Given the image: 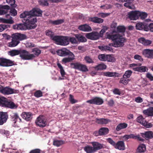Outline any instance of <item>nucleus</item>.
Segmentation results:
<instances>
[{
    "mask_svg": "<svg viewBox=\"0 0 153 153\" xmlns=\"http://www.w3.org/2000/svg\"><path fill=\"white\" fill-rule=\"evenodd\" d=\"M107 38L111 40L113 43L110 44L109 45L115 48L122 47L126 42V38L119 33L112 34L106 33Z\"/></svg>",
    "mask_w": 153,
    "mask_h": 153,
    "instance_id": "obj_1",
    "label": "nucleus"
},
{
    "mask_svg": "<svg viewBox=\"0 0 153 153\" xmlns=\"http://www.w3.org/2000/svg\"><path fill=\"white\" fill-rule=\"evenodd\" d=\"M42 11L39 8H33L30 11H25L20 14V16L21 18H27L28 20L31 19L30 21L31 23L34 21L35 19L36 21L34 22V25L35 26V27H36V24L37 22V19L36 16H40L42 15Z\"/></svg>",
    "mask_w": 153,
    "mask_h": 153,
    "instance_id": "obj_2",
    "label": "nucleus"
},
{
    "mask_svg": "<svg viewBox=\"0 0 153 153\" xmlns=\"http://www.w3.org/2000/svg\"><path fill=\"white\" fill-rule=\"evenodd\" d=\"M25 22L24 24H19L14 25L13 28L14 29L17 30H25L26 29H32L35 28V26L34 25V22L36 21L35 19L34 21L31 23L30 20L31 19L28 20L27 18H24Z\"/></svg>",
    "mask_w": 153,
    "mask_h": 153,
    "instance_id": "obj_3",
    "label": "nucleus"
},
{
    "mask_svg": "<svg viewBox=\"0 0 153 153\" xmlns=\"http://www.w3.org/2000/svg\"><path fill=\"white\" fill-rule=\"evenodd\" d=\"M11 41L7 43V46L10 47H14L17 46L20 41L27 38L26 36L23 34L16 33L12 36Z\"/></svg>",
    "mask_w": 153,
    "mask_h": 153,
    "instance_id": "obj_4",
    "label": "nucleus"
},
{
    "mask_svg": "<svg viewBox=\"0 0 153 153\" xmlns=\"http://www.w3.org/2000/svg\"><path fill=\"white\" fill-rule=\"evenodd\" d=\"M36 125L40 127H44L47 124V122L45 117L40 115L38 117L35 121Z\"/></svg>",
    "mask_w": 153,
    "mask_h": 153,
    "instance_id": "obj_5",
    "label": "nucleus"
},
{
    "mask_svg": "<svg viewBox=\"0 0 153 153\" xmlns=\"http://www.w3.org/2000/svg\"><path fill=\"white\" fill-rule=\"evenodd\" d=\"M0 92L4 95H10L18 93L19 91L8 87H6L0 89Z\"/></svg>",
    "mask_w": 153,
    "mask_h": 153,
    "instance_id": "obj_6",
    "label": "nucleus"
},
{
    "mask_svg": "<svg viewBox=\"0 0 153 153\" xmlns=\"http://www.w3.org/2000/svg\"><path fill=\"white\" fill-rule=\"evenodd\" d=\"M20 56L23 59L29 60L35 57L33 54H29L28 52L25 50H20Z\"/></svg>",
    "mask_w": 153,
    "mask_h": 153,
    "instance_id": "obj_7",
    "label": "nucleus"
},
{
    "mask_svg": "<svg viewBox=\"0 0 153 153\" xmlns=\"http://www.w3.org/2000/svg\"><path fill=\"white\" fill-rule=\"evenodd\" d=\"M71 67L76 69H78L82 71H88L86 66L79 63H72L71 64Z\"/></svg>",
    "mask_w": 153,
    "mask_h": 153,
    "instance_id": "obj_8",
    "label": "nucleus"
},
{
    "mask_svg": "<svg viewBox=\"0 0 153 153\" xmlns=\"http://www.w3.org/2000/svg\"><path fill=\"white\" fill-rule=\"evenodd\" d=\"M85 36L88 39L94 40L98 39L101 37L99 33L96 31L86 33Z\"/></svg>",
    "mask_w": 153,
    "mask_h": 153,
    "instance_id": "obj_9",
    "label": "nucleus"
},
{
    "mask_svg": "<svg viewBox=\"0 0 153 153\" xmlns=\"http://www.w3.org/2000/svg\"><path fill=\"white\" fill-rule=\"evenodd\" d=\"M86 102L90 104H94L100 105L103 102V100L99 97H96L90 100L86 101Z\"/></svg>",
    "mask_w": 153,
    "mask_h": 153,
    "instance_id": "obj_10",
    "label": "nucleus"
},
{
    "mask_svg": "<svg viewBox=\"0 0 153 153\" xmlns=\"http://www.w3.org/2000/svg\"><path fill=\"white\" fill-rule=\"evenodd\" d=\"M139 15L138 11H131L128 13V17L131 20H135L139 18Z\"/></svg>",
    "mask_w": 153,
    "mask_h": 153,
    "instance_id": "obj_11",
    "label": "nucleus"
},
{
    "mask_svg": "<svg viewBox=\"0 0 153 153\" xmlns=\"http://www.w3.org/2000/svg\"><path fill=\"white\" fill-rule=\"evenodd\" d=\"M142 54L147 58L153 59V50L148 49H144L142 51Z\"/></svg>",
    "mask_w": 153,
    "mask_h": 153,
    "instance_id": "obj_12",
    "label": "nucleus"
},
{
    "mask_svg": "<svg viewBox=\"0 0 153 153\" xmlns=\"http://www.w3.org/2000/svg\"><path fill=\"white\" fill-rule=\"evenodd\" d=\"M13 62L9 59L0 58V65L3 66H10L12 65Z\"/></svg>",
    "mask_w": 153,
    "mask_h": 153,
    "instance_id": "obj_13",
    "label": "nucleus"
},
{
    "mask_svg": "<svg viewBox=\"0 0 153 153\" xmlns=\"http://www.w3.org/2000/svg\"><path fill=\"white\" fill-rule=\"evenodd\" d=\"M136 28L138 30L144 29L146 31H148V27L147 24L141 22L137 23L136 25Z\"/></svg>",
    "mask_w": 153,
    "mask_h": 153,
    "instance_id": "obj_14",
    "label": "nucleus"
},
{
    "mask_svg": "<svg viewBox=\"0 0 153 153\" xmlns=\"http://www.w3.org/2000/svg\"><path fill=\"white\" fill-rule=\"evenodd\" d=\"M8 118V115L6 112L0 113V125H3L5 123Z\"/></svg>",
    "mask_w": 153,
    "mask_h": 153,
    "instance_id": "obj_15",
    "label": "nucleus"
},
{
    "mask_svg": "<svg viewBox=\"0 0 153 153\" xmlns=\"http://www.w3.org/2000/svg\"><path fill=\"white\" fill-rule=\"evenodd\" d=\"M21 116L23 119L27 121H29L32 119L33 114L30 112H25L22 113Z\"/></svg>",
    "mask_w": 153,
    "mask_h": 153,
    "instance_id": "obj_16",
    "label": "nucleus"
},
{
    "mask_svg": "<svg viewBox=\"0 0 153 153\" xmlns=\"http://www.w3.org/2000/svg\"><path fill=\"white\" fill-rule=\"evenodd\" d=\"M93 149L96 152L97 150L102 149L103 147V145L97 142H91Z\"/></svg>",
    "mask_w": 153,
    "mask_h": 153,
    "instance_id": "obj_17",
    "label": "nucleus"
},
{
    "mask_svg": "<svg viewBox=\"0 0 153 153\" xmlns=\"http://www.w3.org/2000/svg\"><path fill=\"white\" fill-rule=\"evenodd\" d=\"M138 41L139 42L145 46H149L152 43L151 40L146 39L144 38L141 37L138 39Z\"/></svg>",
    "mask_w": 153,
    "mask_h": 153,
    "instance_id": "obj_18",
    "label": "nucleus"
},
{
    "mask_svg": "<svg viewBox=\"0 0 153 153\" xmlns=\"http://www.w3.org/2000/svg\"><path fill=\"white\" fill-rule=\"evenodd\" d=\"M114 148L120 150H124L125 149V144L122 141H119L116 143Z\"/></svg>",
    "mask_w": 153,
    "mask_h": 153,
    "instance_id": "obj_19",
    "label": "nucleus"
},
{
    "mask_svg": "<svg viewBox=\"0 0 153 153\" xmlns=\"http://www.w3.org/2000/svg\"><path fill=\"white\" fill-rule=\"evenodd\" d=\"M78 28L79 30L84 32H89L92 30L91 27L86 24L79 26Z\"/></svg>",
    "mask_w": 153,
    "mask_h": 153,
    "instance_id": "obj_20",
    "label": "nucleus"
},
{
    "mask_svg": "<svg viewBox=\"0 0 153 153\" xmlns=\"http://www.w3.org/2000/svg\"><path fill=\"white\" fill-rule=\"evenodd\" d=\"M141 136L146 139H152L153 138V132L151 131H149L141 133Z\"/></svg>",
    "mask_w": 153,
    "mask_h": 153,
    "instance_id": "obj_21",
    "label": "nucleus"
},
{
    "mask_svg": "<svg viewBox=\"0 0 153 153\" xmlns=\"http://www.w3.org/2000/svg\"><path fill=\"white\" fill-rule=\"evenodd\" d=\"M10 8L9 6L7 5H0V15L7 13V10L9 9Z\"/></svg>",
    "mask_w": 153,
    "mask_h": 153,
    "instance_id": "obj_22",
    "label": "nucleus"
},
{
    "mask_svg": "<svg viewBox=\"0 0 153 153\" xmlns=\"http://www.w3.org/2000/svg\"><path fill=\"white\" fill-rule=\"evenodd\" d=\"M68 50L65 48H63L57 51L56 53L57 54L62 56H65L67 55Z\"/></svg>",
    "mask_w": 153,
    "mask_h": 153,
    "instance_id": "obj_23",
    "label": "nucleus"
},
{
    "mask_svg": "<svg viewBox=\"0 0 153 153\" xmlns=\"http://www.w3.org/2000/svg\"><path fill=\"white\" fill-rule=\"evenodd\" d=\"M103 76L107 77H118V74L116 72H103L102 74Z\"/></svg>",
    "mask_w": 153,
    "mask_h": 153,
    "instance_id": "obj_24",
    "label": "nucleus"
},
{
    "mask_svg": "<svg viewBox=\"0 0 153 153\" xmlns=\"http://www.w3.org/2000/svg\"><path fill=\"white\" fill-rule=\"evenodd\" d=\"M0 23L13 24L14 23V21L12 19V18L11 17L9 19L0 18Z\"/></svg>",
    "mask_w": 153,
    "mask_h": 153,
    "instance_id": "obj_25",
    "label": "nucleus"
},
{
    "mask_svg": "<svg viewBox=\"0 0 153 153\" xmlns=\"http://www.w3.org/2000/svg\"><path fill=\"white\" fill-rule=\"evenodd\" d=\"M18 106L17 104H15L13 102L7 101L6 107L12 109H15Z\"/></svg>",
    "mask_w": 153,
    "mask_h": 153,
    "instance_id": "obj_26",
    "label": "nucleus"
},
{
    "mask_svg": "<svg viewBox=\"0 0 153 153\" xmlns=\"http://www.w3.org/2000/svg\"><path fill=\"white\" fill-rule=\"evenodd\" d=\"M11 119L14 123H16V121L20 122L21 121V119L19 118L18 114L17 113H13L10 115Z\"/></svg>",
    "mask_w": 153,
    "mask_h": 153,
    "instance_id": "obj_27",
    "label": "nucleus"
},
{
    "mask_svg": "<svg viewBox=\"0 0 153 153\" xmlns=\"http://www.w3.org/2000/svg\"><path fill=\"white\" fill-rule=\"evenodd\" d=\"M89 20L95 23H101L103 22V20L97 17H90Z\"/></svg>",
    "mask_w": 153,
    "mask_h": 153,
    "instance_id": "obj_28",
    "label": "nucleus"
},
{
    "mask_svg": "<svg viewBox=\"0 0 153 153\" xmlns=\"http://www.w3.org/2000/svg\"><path fill=\"white\" fill-rule=\"evenodd\" d=\"M143 114L149 116H153V107H150L143 111Z\"/></svg>",
    "mask_w": 153,
    "mask_h": 153,
    "instance_id": "obj_29",
    "label": "nucleus"
},
{
    "mask_svg": "<svg viewBox=\"0 0 153 153\" xmlns=\"http://www.w3.org/2000/svg\"><path fill=\"white\" fill-rule=\"evenodd\" d=\"M69 40L67 37L62 36L61 42H60V45H67L69 44Z\"/></svg>",
    "mask_w": 153,
    "mask_h": 153,
    "instance_id": "obj_30",
    "label": "nucleus"
},
{
    "mask_svg": "<svg viewBox=\"0 0 153 153\" xmlns=\"http://www.w3.org/2000/svg\"><path fill=\"white\" fill-rule=\"evenodd\" d=\"M57 65L58 67L60 70L61 74L62 76L63 77L62 78H59V79H65L66 78V77L65 76V71L63 68L62 66L61 65V64L59 63H57Z\"/></svg>",
    "mask_w": 153,
    "mask_h": 153,
    "instance_id": "obj_31",
    "label": "nucleus"
},
{
    "mask_svg": "<svg viewBox=\"0 0 153 153\" xmlns=\"http://www.w3.org/2000/svg\"><path fill=\"white\" fill-rule=\"evenodd\" d=\"M111 121L108 119H97L96 122L98 124L103 125L106 124Z\"/></svg>",
    "mask_w": 153,
    "mask_h": 153,
    "instance_id": "obj_32",
    "label": "nucleus"
},
{
    "mask_svg": "<svg viewBox=\"0 0 153 153\" xmlns=\"http://www.w3.org/2000/svg\"><path fill=\"white\" fill-rule=\"evenodd\" d=\"M74 36L77 39L78 42H84L87 41V39L85 37L80 34H76L74 35Z\"/></svg>",
    "mask_w": 153,
    "mask_h": 153,
    "instance_id": "obj_33",
    "label": "nucleus"
},
{
    "mask_svg": "<svg viewBox=\"0 0 153 153\" xmlns=\"http://www.w3.org/2000/svg\"><path fill=\"white\" fill-rule=\"evenodd\" d=\"M84 150L87 153H94L95 151L93 147L91 146H87L84 147Z\"/></svg>",
    "mask_w": 153,
    "mask_h": 153,
    "instance_id": "obj_34",
    "label": "nucleus"
},
{
    "mask_svg": "<svg viewBox=\"0 0 153 153\" xmlns=\"http://www.w3.org/2000/svg\"><path fill=\"white\" fill-rule=\"evenodd\" d=\"M7 101V99L4 97H0V106L6 107Z\"/></svg>",
    "mask_w": 153,
    "mask_h": 153,
    "instance_id": "obj_35",
    "label": "nucleus"
},
{
    "mask_svg": "<svg viewBox=\"0 0 153 153\" xmlns=\"http://www.w3.org/2000/svg\"><path fill=\"white\" fill-rule=\"evenodd\" d=\"M127 126L128 125L126 123H120L117 126L116 129L117 131H119L126 128Z\"/></svg>",
    "mask_w": 153,
    "mask_h": 153,
    "instance_id": "obj_36",
    "label": "nucleus"
},
{
    "mask_svg": "<svg viewBox=\"0 0 153 153\" xmlns=\"http://www.w3.org/2000/svg\"><path fill=\"white\" fill-rule=\"evenodd\" d=\"M108 128L103 127L101 128L99 131V134L100 135L107 134L108 132Z\"/></svg>",
    "mask_w": 153,
    "mask_h": 153,
    "instance_id": "obj_37",
    "label": "nucleus"
},
{
    "mask_svg": "<svg viewBox=\"0 0 153 153\" xmlns=\"http://www.w3.org/2000/svg\"><path fill=\"white\" fill-rule=\"evenodd\" d=\"M107 66L104 63L99 64L95 66L94 68L97 70H105Z\"/></svg>",
    "mask_w": 153,
    "mask_h": 153,
    "instance_id": "obj_38",
    "label": "nucleus"
},
{
    "mask_svg": "<svg viewBox=\"0 0 153 153\" xmlns=\"http://www.w3.org/2000/svg\"><path fill=\"white\" fill-rule=\"evenodd\" d=\"M98 48L100 50L103 51H111L113 50L111 47L108 46H99Z\"/></svg>",
    "mask_w": 153,
    "mask_h": 153,
    "instance_id": "obj_39",
    "label": "nucleus"
},
{
    "mask_svg": "<svg viewBox=\"0 0 153 153\" xmlns=\"http://www.w3.org/2000/svg\"><path fill=\"white\" fill-rule=\"evenodd\" d=\"M134 68L135 69V71H138L139 72H145L147 71L148 70V68L145 66H142Z\"/></svg>",
    "mask_w": 153,
    "mask_h": 153,
    "instance_id": "obj_40",
    "label": "nucleus"
},
{
    "mask_svg": "<svg viewBox=\"0 0 153 153\" xmlns=\"http://www.w3.org/2000/svg\"><path fill=\"white\" fill-rule=\"evenodd\" d=\"M20 50H13L8 52V54L11 56H14L19 54Z\"/></svg>",
    "mask_w": 153,
    "mask_h": 153,
    "instance_id": "obj_41",
    "label": "nucleus"
},
{
    "mask_svg": "<svg viewBox=\"0 0 153 153\" xmlns=\"http://www.w3.org/2000/svg\"><path fill=\"white\" fill-rule=\"evenodd\" d=\"M136 137L133 134H130V135H126L121 137V139L124 140H126L129 138H134Z\"/></svg>",
    "mask_w": 153,
    "mask_h": 153,
    "instance_id": "obj_42",
    "label": "nucleus"
},
{
    "mask_svg": "<svg viewBox=\"0 0 153 153\" xmlns=\"http://www.w3.org/2000/svg\"><path fill=\"white\" fill-rule=\"evenodd\" d=\"M146 150V147L144 144L139 145L137 149V151L139 152H143Z\"/></svg>",
    "mask_w": 153,
    "mask_h": 153,
    "instance_id": "obj_43",
    "label": "nucleus"
},
{
    "mask_svg": "<svg viewBox=\"0 0 153 153\" xmlns=\"http://www.w3.org/2000/svg\"><path fill=\"white\" fill-rule=\"evenodd\" d=\"M126 30L125 27L123 26H118L117 28V30H113V32H118L120 33H123Z\"/></svg>",
    "mask_w": 153,
    "mask_h": 153,
    "instance_id": "obj_44",
    "label": "nucleus"
},
{
    "mask_svg": "<svg viewBox=\"0 0 153 153\" xmlns=\"http://www.w3.org/2000/svg\"><path fill=\"white\" fill-rule=\"evenodd\" d=\"M62 37V36H54L52 39L55 41L56 44L60 45Z\"/></svg>",
    "mask_w": 153,
    "mask_h": 153,
    "instance_id": "obj_45",
    "label": "nucleus"
},
{
    "mask_svg": "<svg viewBox=\"0 0 153 153\" xmlns=\"http://www.w3.org/2000/svg\"><path fill=\"white\" fill-rule=\"evenodd\" d=\"M107 60L108 62H114L115 61V59L111 55H107Z\"/></svg>",
    "mask_w": 153,
    "mask_h": 153,
    "instance_id": "obj_46",
    "label": "nucleus"
},
{
    "mask_svg": "<svg viewBox=\"0 0 153 153\" xmlns=\"http://www.w3.org/2000/svg\"><path fill=\"white\" fill-rule=\"evenodd\" d=\"M45 33L47 36H49L51 39H52L54 36V33L50 30H46Z\"/></svg>",
    "mask_w": 153,
    "mask_h": 153,
    "instance_id": "obj_47",
    "label": "nucleus"
},
{
    "mask_svg": "<svg viewBox=\"0 0 153 153\" xmlns=\"http://www.w3.org/2000/svg\"><path fill=\"white\" fill-rule=\"evenodd\" d=\"M102 28L99 33L101 37H102L103 33L108 29V27L106 26H103Z\"/></svg>",
    "mask_w": 153,
    "mask_h": 153,
    "instance_id": "obj_48",
    "label": "nucleus"
},
{
    "mask_svg": "<svg viewBox=\"0 0 153 153\" xmlns=\"http://www.w3.org/2000/svg\"><path fill=\"white\" fill-rule=\"evenodd\" d=\"M106 57L107 55L102 54L98 55V58L100 61L105 62L107 60Z\"/></svg>",
    "mask_w": 153,
    "mask_h": 153,
    "instance_id": "obj_49",
    "label": "nucleus"
},
{
    "mask_svg": "<svg viewBox=\"0 0 153 153\" xmlns=\"http://www.w3.org/2000/svg\"><path fill=\"white\" fill-rule=\"evenodd\" d=\"M7 3L12 7H15L16 5L15 4V0H6Z\"/></svg>",
    "mask_w": 153,
    "mask_h": 153,
    "instance_id": "obj_50",
    "label": "nucleus"
},
{
    "mask_svg": "<svg viewBox=\"0 0 153 153\" xmlns=\"http://www.w3.org/2000/svg\"><path fill=\"white\" fill-rule=\"evenodd\" d=\"M64 143V142L62 140H54L53 142V144L54 145L57 147H59L60 145H62Z\"/></svg>",
    "mask_w": 153,
    "mask_h": 153,
    "instance_id": "obj_51",
    "label": "nucleus"
},
{
    "mask_svg": "<svg viewBox=\"0 0 153 153\" xmlns=\"http://www.w3.org/2000/svg\"><path fill=\"white\" fill-rule=\"evenodd\" d=\"M132 73V71L131 70H128L126 71L125 73L123 75V77L124 78H129L131 76Z\"/></svg>",
    "mask_w": 153,
    "mask_h": 153,
    "instance_id": "obj_52",
    "label": "nucleus"
},
{
    "mask_svg": "<svg viewBox=\"0 0 153 153\" xmlns=\"http://www.w3.org/2000/svg\"><path fill=\"white\" fill-rule=\"evenodd\" d=\"M139 15V17H140V18L142 19H144L146 18L147 16V14L145 12H140L138 11Z\"/></svg>",
    "mask_w": 153,
    "mask_h": 153,
    "instance_id": "obj_53",
    "label": "nucleus"
},
{
    "mask_svg": "<svg viewBox=\"0 0 153 153\" xmlns=\"http://www.w3.org/2000/svg\"><path fill=\"white\" fill-rule=\"evenodd\" d=\"M126 78H123L120 79V83H122L125 85H127L128 83V81H129V79H126Z\"/></svg>",
    "mask_w": 153,
    "mask_h": 153,
    "instance_id": "obj_54",
    "label": "nucleus"
},
{
    "mask_svg": "<svg viewBox=\"0 0 153 153\" xmlns=\"http://www.w3.org/2000/svg\"><path fill=\"white\" fill-rule=\"evenodd\" d=\"M64 22L63 20L62 19H59L53 21H52L51 23L53 24L56 25L62 23Z\"/></svg>",
    "mask_w": 153,
    "mask_h": 153,
    "instance_id": "obj_55",
    "label": "nucleus"
},
{
    "mask_svg": "<svg viewBox=\"0 0 153 153\" xmlns=\"http://www.w3.org/2000/svg\"><path fill=\"white\" fill-rule=\"evenodd\" d=\"M10 27V25H6L5 24H0V32H1L3 30L7 29L8 27Z\"/></svg>",
    "mask_w": 153,
    "mask_h": 153,
    "instance_id": "obj_56",
    "label": "nucleus"
},
{
    "mask_svg": "<svg viewBox=\"0 0 153 153\" xmlns=\"http://www.w3.org/2000/svg\"><path fill=\"white\" fill-rule=\"evenodd\" d=\"M34 96L36 97H39L42 96V93L40 90H38L34 93Z\"/></svg>",
    "mask_w": 153,
    "mask_h": 153,
    "instance_id": "obj_57",
    "label": "nucleus"
},
{
    "mask_svg": "<svg viewBox=\"0 0 153 153\" xmlns=\"http://www.w3.org/2000/svg\"><path fill=\"white\" fill-rule=\"evenodd\" d=\"M0 133L1 134L5 135L6 136H8L10 134L8 131L5 130L3 129H0Z\"/></svg>",
    "mask_w": 153,
    "mask_h": 153,
    "instance_id": "obj_58",
    "label": "nucleus"
},
{
    "mask_svg": "<svg viewBox=\"0 0 153 153\" xmlns=\"http://www.w3.org/2000/svg\"><path fill=\"white\" fill-rule=\"evenodd\" d=\"M142 125L144 126L145 127L147 128H151L153 126V125L152 123H149L146 121H145Z\"/></svg>",
    "mask_w": 153,
    "mask_h": 153,
    "instance_id": "obj_59",
    "label": "nucleus"
},
{
    "mask_svg": "<svg viewBox=\"0 0 153 153\" xmlns=\"http://www.w3.org/2000/svg\"><path fill=\"white\" fill-rule=\"evenodd\" d=\"M145 121L144 118L142 116H140L137 118V121L142 124Z\"/></svg>",
    "mask_w": 153,
    "mask_h": 153,
    "instance_id": "obj_60",
    "label": "nucleus"
},
{
    "mask_svg": "<svg viewBox=\"0 0 153 153\" xmlns=\"http://www.w3.org/2000/svg\"><path fill=\"white\" fill-rule=\"evenodd\" d=\"M39 2L40 4L42 5L48 6V4L46 0H39Z\"/></svg>",
    "mask_w": 153,
    "mask_h": 153,
    "instance_id": "obj_61",
    "label": "nucleus"
},
{
    "mask_svg": "<svg viewBox=\"0 0 153 153\" xmlns=\"http://www.w3.org/2000/svg\"><path fill=\"white\" fill-rule=\"evenodd\" d=\"M10 15L13 16H15L17 14L16 10L14 8L10 9Z\"/></svg>",
    "mask_w": 153,
    "mask_h": 153,
    "instance_id": "obj_62",
    "label": "nucleus"
},
{
    "mask_svg": "<svg viewBox=\"0 0 153 153\" xmlns=\"http://www.w3.org/2000/svg\"><path fill=\"white\" fill-rule=\"evenodd\" d=\"M143 100V98L140 97H136L134 99V101L137 103H141Z\"/></svg>",
    "mask_w": 153,
    "mask_h": 153,
    "instance_id": "obj_63",
    "label": "nucleus"
},
{
    "mask_svg": "<svg viewBox=\"0 0 153 153\" xmlns=\"http://www.w3.org/2000/svg\"><path fill=\"white\" fill-rule=\"evenodd\" d=\"M70 41L71 43L73 44H76L78 43V41L74 37L70 38Z\"/></svg>",
    "mask_w": 153,
    "mask_h": 153,
    "instance_id": "obj_64",
    "label": "nucleus"
}]
</instances>
